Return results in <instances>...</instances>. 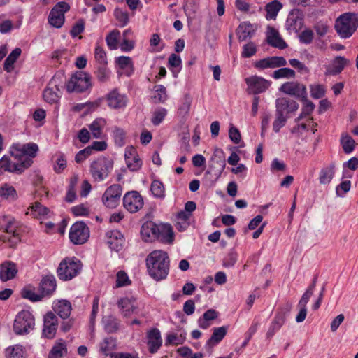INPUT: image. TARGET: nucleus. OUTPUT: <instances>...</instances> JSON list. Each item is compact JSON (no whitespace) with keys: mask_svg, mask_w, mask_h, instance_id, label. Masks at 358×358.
<instances>
[{"mask_svg":"<svg viewBox=\"0 0 358 358\" xmlns=\"http://www.w3.org/2000/svg\"><path fill=\"white\" fill-rule=\"evenodd\" d=\"M146 266L149 275L159 281L166 278L169 271V257L163 250L151 252L146 258Z\"/></svg>","mask_w":358,"mask_h":358,"instance_id":"1","label":"nucleus"},{"mask_svg":"<svg viewBox=\"0 0 358 358\" xmlns=\"http://www.w3.org/2000/svg\"><path fill=\"white\" fill-rule=\"evenodd\" d=\"M38 150L36 143H30L24 145H14L10 150L11 155L17 159L23 171L33 163L34 158Z\"/></svg>","mask_w":358,"mask_h":358,"instance_id":"2","label":"nucleus"},{"mask_svg":"<svg viewBox=\"0 0 358 358\" xmlns=\"http://www.w3.org/2000/svg\"><path fill=\"white\" fill-rule=\"evenodd\" d=\"M114 162L110 157H99L93 160L90 166V173L96 182L106 180L113 169Z\"/></svg>","mask_w":358,"mask_h":358,"instance_id":"3","label":"nucleus"},{"mask_svg":"<svg viewBox=\"0 0 358 358\" xmlns=\"http://www.w3.org/2000/svg\"><path fill=\"white\" fill-rule=\"evenodd\" d=\"M358 27V16L355 13H344L335 22V29L342 38H350Z\"/></svg>","mask_w":358,"mask_h":358,"instance_id":"4","label":"nucleus"},{"mask_svg":"<svg viewBox=\"0 0 358 358\" xmlns=\"http://www.w3.org/2000/svg\"><path fill=\"white\" fill-rule=\"evenodd\" d=\"M92 87V76L85 71L73 73L66 83V91L69 93H80Z\"/></svg>","mask_w":358,"mask_h":358,"instance_id":"5","label":"nucleus"},{"mask_svg":"<svg viewBox=\"0 0 358 358\" xmlns=\"http://www.w3.org/2000/svg\"><path fill=\"white\" fill-rule=\"evenodd\" d=\"M82 266L81 262L77 258H65L59 265L57 275L62 280H70L80 273Z\"/></svg>","mask_w":358,"mask_h":358,"instance_id":"6","label":"nucleus"},{"mask_svg":"<svg viewBox=\"0 0 358 358\" xmlns=\"http://www.w3.org/2000/svg\"><path fill=\"white\" fill-rule=\"evenodd\" d=\"M62 86L61 75L55 74L43 90V96L44 101L50 104L57 103L61 96L60 87Z\"/></svg>","mask_w":358,"mask_h":358,"instance_id":"7","label":"nucleus"},{"mask_svg":"<svg viewBox=\"0 0 358 358\" xmlns=\"http://www.w3.org/2000/svg\"><path fill=\"white\" fill-rule=\"evenodd\" d=\"M34 327V317L28 310L20 312L14 321L13 330L17 335L28 334Z\"/></svg>","mask_w":358,"mask_h":358,"instance_id":"8","label":"nucleus"},{"mask_svg":"<svg viewBox=\"0 0 358 358\" xmlns=\"http://www.w3.org/2000/svg\"><path fill=\"white\" fill-rule=\"evenodd\" d=\"M70 10V6L65 1L58 2L50 10L48 16L49 24L55 28H60L65 21V13Z\"/></svg>","mask_w":358,"mask_h":358,"instance_id":"9","label":"nucleus"},{"mask_svg":"<svg viewBox=\"0 0 358 358\" xmlns=\"http://www.w3.org/2000/svg\"><path fill=\"white\" fill-rule=\"evenodd\" d=\"M90 237V230L83 222H76L71 227L69 238L76 245L83 244Z\"/></svg>","mask_w":358,"mask_h":358,"instance_id":"10","label":"nucleus"},{"mask_svg":"<svg viewBox=\"0 0 358 358\" xmlns=\"http://www.w3.org/2000/svg\"><path fill=\"white\" fill-rule=\"evenodd\" d=\"M122 187L120 185H112L106 189L102 196L103 204L110 208H115L120 201Z\"/></svg>","mask_w":358,"mask_h":358,"instance_id":"11","label":"nucleus"},{"mask_svg":"<svg viewBox=\"0 0 358 358\" xmlns=\"http://www.w3.org/2000/svg\"><path fill=\"white\" fill-rule=\"evenodd\" d=\"M9 222L6 224L3 228V230L6 232V234L0 236V239L3 242H8L10 247H13L20 241L19 234L17 232L18 227V223L15 219L10 216L8 220Z\"/></svg>","mask_w":358,"mask_h":358,"instance_id":"12","label":"nucleus"},{"mask_svg":"<svg viewBox=\"0 0 358 358\" xmlns=\"http://www.w3.org/2000/svg\"><path fill=\"white\" fill-rule=\"evenodd\" d=\"M123 206L129 212L136 213L143 208V200L138 192H129L123 197Z\"/></svg>","mask_w":358,"mask_h":358,"instance_id":"13","label":"nucleus"},{"mask_svg":"<svg viewBox=\"0 0 358 358\" xmlns=\"http://www.w3.org/2000/svg\"><path fill=\"white\" fill-rule=\"evenodd\" d=\"M249 94H257L266 91L270 86L271 83L264 78L257 76H250L245 80Z\"/></svg>","mask_w":358,"mask_h":358,"instance_id":"14","label":"nucleus"},{"mask_svg":"<svg viewBox=\"0 0 358 358\" xmlns=\"http://www.w3.org/2000/svg\"><path fill=\"white\" fill-rule=\"evenodd\" d=\"M280 90L285 94L301 99H305L307 96L306 86L299 83L287 82L281 85Z\"/></svg>","mask_w":358,"mask_h":358,"instance_id":"15","label":"nucleus"},{"mask_svg":"<svg viewBox=\"0 0 358 358\" xmlns=\"http://www.w3.org/2000/svg\"><path fill=\"white\" fill-rule=\"evenodd\" d=\"M124 157L127 166L130 171H136L141 169L142 162L135 148L133 146L126 148Z\"/></svg>","mask_w":358,"mask_h":358,"instance_id":"16","label":"nucleus"},{"mask_svg":"<svg viewBox=\"0 0 358 358\" xmlns=\"http://www.w3.org/2000/svg\"><path fill=\"white\" fill-rule=\"evenodd\" d=\"M147 344L151 354L156 353L162 345V338L160 331L152 328L147 332Z\"/></svg>","mask_w":358,"mask_h":358,"instance_id":"17","label":"nucleus"},{"mask_svg":"<svg viewBox=\"0 0 358 358\" xmlns=\"http://www.w3.org/2000/svg\"><path fill=\"white\" fill-rule=\"evenodd\" d=\"M108 106L113 109H119L126 106L127 99L124 94H120L117 89H113L106 96Z\"/></svg>","mask_w":358,"mask_h":358,"instance_id":"18","label":"nucleus"},{"mask_svg":"<svg viewBox=\"0 0 358 358\" xmlns=\"http://www.w3.org/2000/svg\"><path fill=\"white\" fill-rule=\"evenodd\" d=\"M57 328V318L52 312L48 313L44 317L43 334L47 338H52Z\"/></svg>","mask_w":358,"mask_h":358,"instance_id":"19","label":"nucleus"},{"mask_svg":"<svg viewBox=\"0 0 358 358\" xmlns=\"http://www.w3.org/2000/svg\"><path fill=\"white\" fill-rule=\"evenodd\" d=\"M159 234V226L152 221H147L143 224L141 229V235L145 242L152 241Z\"/></svg>","mask_w":358,"mask_h":358,"instance_id":"20","label":"nucleus"},{"mask_svg":"<svg viewBox=\"0 0 358 358\" xmlns=\"http://www.w3.org/2000/svg\"><path fill=\"white\" fill-rule=\"evenodd\" d=\"M17 273L16 264L11 261H5L0 265V280L7 282L13 279Z\"/></svg>","mask_w":358,"mask_h":358,"instance_id":"21","label":"nucleus"},{"mask_svg":"<svg viewBox=\"0 0 358 358\" xmlns=\"http://www.w3.org/2000/svg\"><path fill=\"white\" fill-rule=\"evenodd\" d=\"M117 306L124 317H130L132 314L137 313L138 307L134 299L122 298L117 301Z\"/></svg>","mask_w":358,"mask_h":358,"instance_id":"22","label":"nucleus"},{"mask_svg":"<svg viewBox=\"0 0 358 358\" xmlns=\"http://www.w3.org/2000/svg\"><path fill=\"white\" fill-rule=\"evenodd\" d=\"M350 64V61L342 56L336 57L332 61L331 64L327 66L326 74L337 75L342 72V71Z\"/></svg>","mask_w":358,"mask_h":358,"instance_id":"23","label":"nucleus"},{"mask_svg":"<svg viewBox=\"0 0 358 358\" xmlns=\"http://www.w3.org/2000/svg\"><path fill=\"white\" fill-rule=\"evenodd\" d=\"M276 112L282 113H287L295 112L299 108V104L294 100L282 97L278 98L275 101Z\"/></svg>","mask_w":358,"mask_h":358,"instance_id":"24","label":"nucleus"},{"mask_svg":"<svg viewBox=\"0 0 358 358\" xmlns=\"http://www.w3.org/2000/svg\"><path fill=\"white\" fill-rule=\"evenodd\" d=\"M6 171L17 174L24 172L18 162H13L10 160V157L4 155L0 159V176Z\"/></svg>","mask_w":358,"mask_h":358,"instance_id":"25","label":"nucleus"},{"mask_svg":"<svg viewBox=\"0 0 358 358\" xmlns=\"http://www.w3.org/2000/svg\"><path fill=\"white\" fill-rule=\"evenodd\" d=\"M57 284L54 275H48L43 277L40 282L39 289L43 296L52 294L56 289Z\"/></svg>","mask_w":358,"mask_h":358,"instance_id":"26","label":"nucleus"},{"mask_svg":"<svg viewBox=\"0 0 358 358\" xmlns=\"http://www.w3.org/2000/svg\"><path fill=\"white\" fill-rule=\"evenodd\" d=\"M303 25V19L298 12H292L289 14L285 27L289 32H298Z\"/></svg>","mask_w":358,"mask_h":358,"instance_id":"27","label":"nucleus"},{"mask_svg":"<svg viewBox=\"0 0 358 358\" xmlns=\"http://www.w3.org/2000/svg\"><path fill=\"white\" fill-rule=\"evenodd\" d=\"M211 167L217 169L220 173H222L226 166L225 154L223 150L215 148L211 157Z\"/></svg>","mask_w":358,"mask_h":358,"instance_id":"28","label":"nucleus"},{"mask_svg":"<svg viewBox=\"0 0 358 358\" xmlns=\"http://www.w3.org/2000/svg\"><path fill=\"white\" fill-rule=\"evenodd\" d=\"M267 41L271 46L283 50L287 48V44L280 36L278 31L273 27H268Z\"/></svg>","mask_w":358,"mask_h":358,"instance_id":"29","label":"nucleus"},{"mask_svg":"<svg viewBox=\"0 0 358 358\" xmlns=\"http://www.w3.org/2000/svg\"><path fill=\"white\" fill-rule=\"evenodd\" d=\"M227 332V327H215L213 329V334L210 338L207 341L205 347L212 348L217 345L226 336Z\"/></svg>","mask_w":358,"mask_h":358,"instance_id":"30","label":"nucleus"},{"mask_svg":"<svg viewBox=\"0 0 358 358\" xmlns=\"http://www.w3.org/2000/svg\"><path fill=\"white\" fill-rule=\"evenodd\" d=\"M53 309L60 317L66 319L70 316L71 303L66 299H61L55 303Z\"/></svg>","mask_w":358,"mask_h":358,"instance_id":"31","label":"nucleus"},{"mask_svg":"<svg viewBox=\"0 0 358 358\" xmlns=\"http://www.w3.org/2000/svg\"><path fill=\"white\" fill-rule=\"evenodd\" d=\"M17 193L13 186L8 183H3L0 185V200L13 201L17 199Z\"/></svg>","mask_w":358,"mask_h":358,"instance_id":"32","label":"nucleus"},{"mask_svg":"<svg viewBox=\"0 0 358 358\" xmlns=\"http://www.w3.org/2000/svg\"><path fill=\"white\" fill-rule=\"evenodd\" d=\"M156 239L162 243H172L174 240V234L170 224H163L159 226V234Z\"/></svg>","mask_w":358,"mask_h":358,"instance_id":"33","label":"nucleus"},{"mask_svg":"<svg viewBox=\"0 0 358 358\" xmlns=\"http://www.w3.org/2000/svg\"><path fill=\"white\" fill-rule=\"evenodd\" d=\"M282 4L278 0H273L265 6L267 20H275L278 13L282 9Z\"/></svg>","mask_w":358,"mask_h":358,"instance_id":"34","label":"nucleus"},{"mask_svg":"<svg viewBox=\"0 0 358 358\" xmlns=\"http://www.w3.org/2000/svg\"><path fill=\"white\" fill-rule=\"evenodd\" d=\"M236 34L239 41H245L248 38H250L254 34L252 25L247 22H242L236 30Z\"/></svg>","mask_w":358,"mask_h":358,"instance_id":"35","label":"nucleus"},{"mask_svg":"<svg viewBox=\"0 0 358 358\" xmlns=\"http://www.w3.org/2000/svg\"><path fill=\"white\" fill-rule=\"evenodd\" d=\"M285 323V315L282 314H276L271 322L266 333V337L271 338Z\"/></svg>","mask_w":358,"mask_h":358,"instance_id":"36","label":"nucleus"},{"mask_svg":"<svg viewBox=\"0 0 358 358\" xmlns=\"http://www.w3.org/2000/svg\"><path fill=\"white\" fill-rule=\"evenodd\" d=\"M108 244L111 250L118 252L122 248L123 236L118 231H111Z\"/></svg>","mask_w":358,"mask_h":358,"instance_id":"37","label":"nucleus"},{"mask_svg":"<svg viewBox=\"0 0 358 358\" xmlns=\"http://www.w3.org/2000/svg\"><path fill=\"white\" fill-rule=\"evenodd\" d=\"M116 63L121 69L124 71L127 76H129L134 72V64L131 57L127 56L117 57Z\"/></svg>","mask_w":358,"mask_h":358,"instance_id":"38","label":"nucleus"},{"mask_svg":"<svg viewBox=\"0 0 358 358\" xmlns=\"http://www.w3.org/2000/svg\"><path fill=\"white\" fill-rule=\"evenodd\" d=\"M21 53L22 50L20 48H16L9 54L4 62L3 69L6 71L10 73L13 70V65Z\"/></svg>","mask_w":358,"mask_h":358,"instance_id":"39","label":"nucleus"},{"mask_svg":"<svg viewBox=\"0 0 358 358\" xmlns=\"http://www.w3.org/2000/svg\"><path fill=\"white\" fill-rule=\"evenodd\" d=\"M190 214L185 211H181L178 213L176 222V228L179 231H184L187 229L189 225V219Z\"/></svg>","mask_w":358,"mask_h":358,"instance_id":"40","label":"nucleus"},{"mask_svg":"<svg viewBox=\"0 0 358 358\" xmlns=\"http://www.w3.org/2000/svg\"><path fill=\"white\" fill-rule=\"evenodd\" d=\"M49 212V210L46 207L42 206L38 202H36L29 208L27 214H29L34 217L41 218L42 217L46 216Z\"/></svg>","mask_w":358,"mask_h":358,"instance_id":"41","label":"nucleus"},{"mask_svg":"<svg viewBox=\"0 0 358 358\" xmlns=\"http://www.w3.org/2000/svg\"><path fill=\"white\" fill-rule=\"evenodd\" d=\"M334 176V166L331 165L329 166L324 167L321 169L320 172L319 180L320 184L327 185L329 184Z\"/></svg>","mask_w":358,"mask_h":358,"instance_id":"42","label":"nucleus"},{"mask_svg":"<svg viewBox=\"0 0 358 358\" xmlns=\"http://www.w3.org/2000/svg\"><path fill=\"white\" fill-rule=\"evenodd\" d=\"M116 347V340L113 337H108L103 339L100 343V351L106 356L110 355V352Z\"/></svg>","mask_w":358,"mask_h":358,"instance_id":"43","label":"nucleus"},{"mask_svg":"<svg viewBox=\"0 0 358 358\" xmlns=\"http://www.w3.org/2000/svg\"><path fill=\"white\" fill-rule=\"evenodd\" d=\"M341 144L345 153H351L355 148V141L348 134H343L341 138Z\"/></svg>","mask_w":358,"mask_h":358,"instance_id":"44","label":"nucleus"},{"mask_svg":"<svg viewBox=\"0 0 358 358\" xmlns=\"http://www.w3.org/2000/svg\"><path fill=\"white\" fill-rule=\"evenodd\" d=\"M103 324L105 331L109 334L114 333L119 329V322L113 316L103 317Z\"/></svg>","mask_w":358,"mask_h":358,"instance_id":"45","label":"nucleus"},{"mask_svg":"<svg viewBox=\"0 0 358 358\" xmlns=\"http://www.w3.org/2000/svg\"><path fill=\"white\" fill-rule=\"evenodd\" d=\"M105 124V120L101 118L96 119L90 124L89 128L94 138H99L101 137V131Z\"/></svg>","mask_w":358,"mask_h":358,"instance_id":"46","label":"nucleus"},{"mask_svg":"<svg viewBox=\"0 0 358 358\" xmlns=\"http://www.w3.org/2000/svg\"><path fill=\"white\" fill-rule=\"evenodd\" d=\"M97 80L101 83L107 82L110 77V71L107 64L99 65L95 72Z\"/></svg>","mask_w":358,"mask_h":358,"instance_id":"47","label":"nucleus"},{"mask_svg":"<svg viewBox=\"0 0 358 358\" xmlns=\"http://www.w3.org/2000/svg\"><path fill=\"white\" fill-rule=\"evenodd\" d=\"M192 104V98L189 94H185L179 106L178 113L181 117H185L189 112Z\"/></svg>","mask_w":358,"mask_h":358,"instance_id":"48","label":"nucleus"},{"mask_svg":"<svg viewBox=\"0 0 358 358\" xmlns=\"http://www.w3.org/2000/svg\"><path fill=\"white\" fill-rule=\"evenodd\" d=\"M66 352L65 344L62 342L57 343L49 353V358H62L64 353Z\"/></svg>","mask_w":358,"mask_h":358,"instance_id":"49","label":"nucleus"},{"mask_svg":"<svg viewBox=\"0 0 358 358\" xmlns=\"http://www.w3.org/2000/svg\"><path fill=\"white\" fill-rule=\"evenodd\" d=\"M302 101L304 102V105L302 108L300 115L296 120V122L299 121L303 117H306V116L310 115L315 108L314 103L312 101L307 99V96H306L305 99H302Z\"/></svg>","mask_w":358,"mask_h":358,"instance_id":"50","label":"nucleus"},{"mask_svg":"<svg viewBox=\"0 0 358 358\" xmlns=\"http://www.w3.org/2000/svg\"><path fill=\"white\" fill-rule=\"evenodd\" d=\"M310 96L315 99H321L324 96L326 88L321 84H313L310 85Z\"/></svg>","mask_w":358,"mask_h":358,"instance_id":"51","label":"nucleus"},{"mask_svg":"<svg viewBox=\"0 0 358 358\" xmlns=\"http://www.w3.org/2000/svg\"><path fill=\"white\" fill-rule=\"evenodd\" d=\"M273 77L275 79L279 78H294L295 77V72L289 68H281L275 71L273 73Z\"/></svg>","mask_w":358,"mask_h":358,"instance_id":"52","label":"nucleus"},{"mask_svg":"<svg viewBox=\"0 0 358 358\" xmlns=\"http://www.w3.org/2000/svg\"><path fill=\"white\" fill-rule=\"evenodd\" d=\"M166 115L167 110L165 108H158L153 112L151 122L154 125L157 126L163 122Z\"/></svg>","mask_w":358,"mask_h":358,"instance_id":"53","label":"nucleus"},{"mask_svg":"<svg viewBox=\"0 0 358 358\" xmlns=\"http://www.w3.org/2000/svg\"><path fill=\"white\" fill-rule=\"evenodd\" d=\"M119 36L120 31L117 30H114L109 33V34L106 36V41L107 45L110 50H115L117 48V40Z\"/></svg>","mask_w":358,"mask_h":358,"instance_id":"54","label":"nucleus"},{"mask_svg":"<svg viewBox=\"0 0 358 358\" xmlns=\"http://www.w3.org/2000/svg\"><path fill=\"white\" fill-rule=\"evenodd\" d=\"M55 157H57V159L53 169L56 173H60L66 167V160L62 153L56 154Z\"/></svg>","mask_w":358,"mask_h":358,"instance_id":"55","label":"nucleus"},{"mask_svg":"<svg viewBox=\"0 0 358 358\" xmlns=\"http://www.w3.org/2000/svg\"><path fill=\"white\" fill-rule=\"evenodd\" d=\"M150 190L155 197L162 198L164 196V187L159 180H154L150 187Z\"/></svg>","mask_w":358,"mask_h":358,"instance_id":"56","label":"nucleus"},{"mask_svg":"<svg viewBox=\"0 0 358 358\" xmlns=\"http://www.w3.org/2000/svg\"><path fill=\"white\" fill-rule=\"evenodd\" d=\"M8 358H24L22 346L15 345L6 349Z\"/></svg>","mask_w":358,"mask_h":358,"instance_id":"57","label":"nucleus"},{"mask_svg":"<svg viewBox=\"0 0 358 358\" xmlns=\"http://www.w3.org/2000/svg\"><path fill=\"white\" fill-rule=\"evenodd\" d=\"M21 295L24 299H27L33 302L39 301L43 297L42 294H37L34 290L28 287L22 290Z\"/></svg>","mask_w":358,"mask_h":358,"instance_id":"58","label":"nucleus"},{"mask_svg":"<svg viewBox=\"0 0 358 358\" xmlns=\"http://www.w3.org/2000/svg\"><path fill=\"white\" fill-rule=\"evenodd\" d=\"M185 340V337L182 334H169L166 336L165 344L178 345L182 344Z\"/></svg>","mask_w":358,"mask_h":358,"instance_id":"59","label":"nucleus"},{"mask_svg":"<svg viewBox=\"0 0 358 358\" xmlns=\"http://www.w3.org/2000/svg\"><path fill=\"white\" fill-rule=\"evenodd\" d=\"M125 131L119 127H115L113 131V135L115 142L119 146H122L124 144Z\"/></svg>","mask_w":358,"mask_h":358,"instance_id":"60","label":"nucleus"},{"mask_svg":"<svg viewBox=\"0 0 358 358\" xmlns=\"http://www.w3.org/2000/svg\"><path fill=\"white\" fill-rule=\"evenodd\" d=\"M116 277L117 287H124L131 284V280H129L127 274L123 271H118Z\"/></svg>","mask_w":358,"mask_h":358,"instance_id":"61","label":"nucleus"},{"mask_svg":"<svg viewBox=\"0 0 358 358\" xmlns=\"http://www.w3.org/2000/svg\"><path fill=\"white\" fill-rule=\"evenodd\" d=\"M94 57L99 65L108 64L106 53L105 50L99 45H96L95 48Z\"/></svg>","mask_w":358,"mask_h":358,"instance_id":"62","label":"nucleus"},{"mask_svg":"<svg viewBox=\"0 0 358 358\" xmlns=\"http://www.w3.org/2000/svg\"><path fill=\"white\" fill-rule=\"evenodd\" d=\"M155 91L156 94L154 96V99L157 100L159 102H164L167 99L166 87L162 85H157L155 86Z\"/></svg>","mask_w":358,"mask_h":358,"instance_id":"63","label":"nucleus"},{"mask_svg":"<svg viewBox=\"0 0 358 358\" xmlns=\"http://www.w3.org/2000/svg\"><path fill=\"white\" fill-rule=\"evenodd\" d=\"M114 15L121 27H124L128 24L129 15L127 12H124L119 8H116L114 11Z\"/></svg>","mask_w":358,"mask_h":358,"instance_id":"64","label":"nucleus"}]
</instances>
